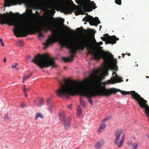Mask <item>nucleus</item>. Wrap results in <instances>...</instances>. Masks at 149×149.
<instances>
[{
	"mask_svg": "<svg viewBox=\"0 0 149 149\" xmlns=\"http://www.w3.org/2000/svg\"><path fill=\"white\" fill-rule=\"evenodd\" d=\"M10 26L14 25L15 27L13 31L17 37H26L28 34H33L36 32L38 33L39 37H43L44 35L42 31L47 32L50 30L52 35H49L46 42L43 43L45 46L44 49H45L49 45H52L54 43L59 42L61 48L65 46V26H61L52 28L51 23L42 20L40 22L33 20L29 19L23 21H16L12 16L9 24Z\"/></svg>",
	"mask_w": 149,
	"mask_h": 149,
	"instance_id": "nucleus-1",
	"label": "nucleus"
},
{
	"mask_svg": "<svg viewBox=\"0 0 149 149\" xmlns=\"http://www.w3.org/2000/svg\"><path fill=\"white\" fill-rule=\"evenodd\" d=\"M67 81L68 79L66 78V93L68 92L72 95L79 94L87 97L88 102L92 105L93 104L92 97L101 95L107 97L116 92L115 89H107L105 86L100 88L96 82H92L87 79L85 80L83 88L80 87V83L76 80L71 81L67 87Z\"/></svg>",
	"mask_w": 149,
	"mask_h": 149,
	"instance_id": "nucleus-2",
	"label": "nucleus"
},
{
	"mask_svg": "<svg viewBox=\"0 0 149 149\" xmlns=\"http://www.w3.org/2000/svg\"><path fill=\"white\" fill-rule=\"evenodd\" d=\"M79 44L77 45L76 49L74 52H76V50L81 49L84 50L86 47L88 50V53L89 54L93 55L94 58L96 60H99L102 58L104 62V64L106 66L111 65L112 69L116 71L118 70L117 66V60L113 57V56L110 53H105L103 51V55L101 54L102 51L98 50L96 52H94L92 49L93 47L90 45V43L91 40L88 38H85L81 40Z\"/></svg>",
	"mask_w": 149,
	"mask_h": 149,
	"instance_id": "nucleus-3",
	"label": "nucleus"
},
{
	"mask_svg": "<svg viewBox=\"0 0 149 149\" xmlns=\"http://www.w3.org/2000/svg\"><path fill=\"white\" fill-rule=\"evenodd\" d=\"M31 61L34 62L41 68H47L49 66H52L53 68H56L58 67L54 58L50 57L48 54L43 55L39 54L36 55Z\"/></svg>",
	"mask_w": 149,
	"mask_h": 149,
	"instance_id": "nucleus-4",
	"label": "nucleus"
},
{
	"mask_svg": "<svg viewBox=\"0 0 149 149\" xmlns=\"http://www.w3.org/2000/svg\"><path fill=\"white\" fill-rule=\"evenodd\" d=\"M86 38H88L90 39L91 41V42L90 43V45H91L93 47V49H92V50L93 52H96L98 50H100V51H102L101 52V54L102 55H103V52L102 51H103L105 52H105L104 50H101L100 49H102V47H99V48L100 49H97L96 51H94V47L93 46V42L94 43L96 44V45L97 46H99L98 44H100V45H102V43L101 42H98V43H97L96 41L95 38H94L93 42L92 40L89 38H87V37H83L81 38H80L79 39H77L76 40V42H72V43H70L68 45V48L70 49V53H71V54L70 55V57H66V62H71L73 60V58L75 57L74 54H76L77 51H83L84 50H82L81 49H78L76 50V52H74V50L76 49V46H77V45H78V44H79L80 43V42L81 41V40H82V39Z\"/></svg>",
	"mask_w": 149,
	"mask_h": 149,
	"instance_id": "nucleus-5",
	"label": "nucleus"
},
{
	"mask_svg": "<svg viewBox=\"0 0 149 149\" xmlns=\"http://www.w3.org/2000/svg\"><path fill=\"white\" fill-rule=\"evenodd\" d=\"M131 93L132 97L137 101L140 107L144 109L145 114L149 117V106L147 104V101L135 91Z\"/></svg>",
	"mask_w": 149,
	"mask_h": 149,
	"instance_id": "nucleus-6",
	"label": "nucleus"
},
{
	"mask_svg": "<svg viewBox=\"0 0 149 149\" xmlns=\"http://www.w3.org/2000/svg\"><path fill=\"white\" fill-rule=\"evenodd\" d=\"M75 2L81 7L86 8L88 10V11H91L92 9L94 10L97 8L94 1H91V0H77Z\"/></svg>",
	"mask_w": 149,
	"mask_h": 149,
	"instance_id": "nucleus-7",
	"label": "nucleus"
},
{
	"mask_svg": "<svg viewBox=\"0 0 149 149\" xmlns=\"http://www.w3.org/2000/svg\"><path fill=\"white\" fill-rule=\"evenodd\" d=\"M59 86L58 89L55 91L57 96L62 98L65 97V78L62 80H58Z\"/></svg>",
	"mask_w": 149,
	"mask_h": 149,
	"instance_id": "nucleus-8",
	"label": "nucleus"
},
{
	"mask_svg": "<svg viewBox=\"0 0 149 149\" xmlns=\"http://www.w3.org/2000/svg\"><path fill=\"white\" fill-rule=\"evenodd\" d=\"M68 0H66V15L67 14H71L75 10V14L76 15H78L81 13V8L80 6L75 5L74 6L67 8V2ZM72 1L71 0H69V2H70Z\"/></svg>",
	"mask_w": 149,
	"mask_h": 149,
	"instance_id": "nucleus-9",
	"label": "nucleus"
},
{
	"mask_svg": "<svg viewBox=\"0 0 149 149\" xmlns=\"http://www.w3.org/2000/svg\"><path fill=\"white\" fill-rule=\"evenodd\" d=\"M123 131L120 130L116 131L115 133L114 136L115 139L113 141L114 143L116 145H117L118 148L121 147L123 146L124 142V136L123 135V138L120 141V137L122 135Z\"/></svg>",
	"mask_w": 149,
	"mask_h": 149,
	"instance_id": "nucleus-10",
	"label": "nucleus"
},
{
	"mask_svg": "<svg viewBox=\"0 0 149 149\" xmlns=\"http://www.w3.org/2000/svg\"><path fill=\"white\" fill-rule=\"evenodd\" d=\"M104 37H101V39L104 41H105L107 44H115L116 42V40H119L118 38H117L115 36H109L108 33L103 35Z\"/></svg>",
	"mask_w": 149,
	"mask_h": 149,
	"instance_id": "nucleus-11",
	"label": "nucleus"
},
{
	"mask_svg": "<svg viewBox=\"0 0 149 149\" xmlns=\"http://www.w3.org/2000/svg\"><path fill=\"white\" fill-rule=\"evenodd\" d=\"M83 21L84 22H88L90 25L97 26L100 23V21L97 17L93 18L92 16L88 15L86 16L83 19Z\"/></svg>",
	"mask_w": 149,
	"mask_h": 149,
	"instance_id": "nucleus-12",
	"label": "nucleus"
},
{
	"mask_svg": "<svg viewBox=\"0 0 149 149\" xmlns=\"http://www.w3.org/2000/svg\"><path fill=\"white\" fill-rule=\"evenodd\" d=\"M12 16L7 12L0 15V24L3 25L5 24H9Z\"/></svg>",
	"mask_w": 149,
	"mask_h": 149,
	"instance_id": "nucleus-13",
	"label": "nucleus"
},
{
	"mask_svg": "<svg viewBox=\"0 0 149 149\" xmlns=\"http://www.w3.org/2000/svg\"><path fill=\"white\" fill-rule=\"evenodd\" d=\"M113 76L110 79L108 80L106 82L107 84H114L117 82H120L123 81L122 78L117 75L116 72H113Z\"/></svg>",
	"mask_w": 149,
	"mask_h": 149,
	"instance_id": "nucleus-14",
	"label": "nucleus"
},
{
	"mask_svg": "<svg viewBox=\"0 0 149 149\" xmlns=\"http://www.w3.org/2000/svg\"><path fill=\"white\" fill-rule=\"evenodd\" d=\"M45 3L47 4L50 8L52 9H56L57 7V3L54 0H52L47 2H44Z\"/></svg>",
	"mask_w": 149,
	"mask_h": 149,
	"instance_id": "nucleus-15",
	"label": "nucleus"
},
{
	"mask_svg": "<svg viewBox=\"0 0 149 149\" xmlns=\"http://www.w3.org/2000/svg\"><path fill=\"white\" fill-rule=\"evenodd\" d=\"M72 30L68 26L66 25V48H68L69 50L70 49L68 48L69 45L70 43L72 42H75L76 41L77 39L80 38H77L76 39H74L73 41L70 42L68 45H67V32H70Z\"/></svg>",
	"mask_w": 149,
	"mask_h": 149,
	"instance_id": "nucleus-16",
	"label": "nucleus"
},
{
	"mask_svg": "<svg viewBox=\"0 0 149 149\" xmlns=\"http://www.w3.org/2000/svg\"><path fill=\"white\" fill-rule=\"evenodd\" d=\"M105 143V141L103 139L98 140L95 144V147L96 149H100Z\"/></svg>",
	"mask_w": 149,
	"mask_h": 149,
	"instance_id": "nucleus-17",
	"label": "nucleus"
},
{
	"mask_svg": "<svg viewBox=\"0 0 149 149\" xmlns=\"http://www.w3.org/2000/svg\"><path fill=\"white\" fill-rule=\"evenodd\" d=\"M65 113L64 111H61L59 114V117L60 120L64 124L65 123Z\"/></svg>",
	"mask_w": 149,
	"mask_h": 149,
	"instance_id": "nucleus-18",
	"label": "nucleus"
},
{
	"mask_svg": "<svg viewBox=\"0 0 149 149\" xmlns=\"http://www.w3.org/2000/svg\"><path fill=\"white\" fill-rule=\"evenodd\" d=\"M115 89L116 90V93H112L111 94H115V93H116L117 92H118V91H120L121 92L122 94L123 95H127L129 94H131L132 95L131 92L132 91H131L130 92H129V91L126 92V91H121L119 89H116L115 88H109V89Z\"/></svg>",
	"mask_w": 149,
	"mask_h": 149,
	"instance_id": "nucleus-19",
	"label": "nucleus"
},
{
	"mask_svg": "<svg viewBox=\"0 0 149 149\" xmlns=\"http://www.w3.org/2000/svg\"><path fill=\"white\" fill-rule=\"evenodd\" d=\"M39 104L38 103V101L36 100H34V103L38 107H41L43 104L44 103V100L43 98H41L39 100Z\"/></svg>",
	"mask_w": 149,
	"mask_h": 149,
	"instance_id": "nucleus-20",
	"label": "nucleus"
},
{
	"mask_svg": "<svg viewBox=\"0 0 149 149\" xmlns=\"http://www.w3.org/2000/svg\"><path fill=\"white\" fill-rule=\"evenodd\" d=\"M70 118L68 117L66 119V130H68L70 127L71 125L70 122Z\"/></svg>",
	"mask_w": 149,
	"mask_h": 149,
	"instance_id": "nucleus-21",
	"label": "nucleus"
},
{
	"mask_svg": "<svg viewBox=\"0 0 149 149\" xmlns=\"http://www.w3.org/2000/svg\"><path fill=\"white\" fill-rule=\"evenodd\" d=\"M77 115L78 117H79L81 113V109L79 106H78L77 108Z\"/></svg>",
	"mask_w": 149,
	"mask_h": 149,
	"instance_id": "nucleus-22",
	"label": "nucleus"
},
{
	"mask_svg": "<svg viewBox=\"0 0 149 149\" xmlns=\"http://www.w3.org/2000/svg\"><path fill=\"white\" fill-rule=\"evenodd\" d=\"M39 117H40L42 119L43 118V116L42 115V114L38 112L36 114L35 117V120H36L37 119V118Z\"/></svg>",
	"mask_w": 149,
	"mask_h": 149,
	"instance_id": "nucleus-23",
	"label": "nucleus"
},
{
	"mask_svg": "<svg viewBox=\"0 0 149 149\" xmlns=\"http://www.w3.org/2000/svg\"><path fill=\"white\" fill-rule=\"evenodd\" d=\"M106 127V125L105 124H102L100 125L99 129L98 130V132H100L102 131V130L104 129Z\"/></svg>",
	"mask_w": 149,
	"mask_h": 149,
	"instance_id": "nucleus-24",
	"label": "nucleus"
},
{
	"mask_svg": "<svg viewBox=\"0 0 149 149\" xmlns=\"http://www.w3.org/2000/svg\"><path fill=\"white\" fill-rule=\"evenodd\" d=\"M55 20L56 22L59 23H62L64 22V19H62L61 18H56L55 19Z\"/></svg>",
	"mask_w": 149,
	"mask_h": 149,
	"instance_id": "nucleus-25",
	"label": "nucleus"
},
{
	"mask_svg": "<svg viewBox=\"0 0 149 149\" xmlns=\"http://www.w3.org/2000/svg\"><path fill=\"white\" fill-rule=\"evenodd\" d=\"M48 109L50 112H52L53 111L54 108V106L53 105V104L48 105Z\"/></svg>",
	"mask_w": 149,
	"mask_h": 149,
	"instance_id": "nucleus-26",
	"label": "nucleus"
},
{
	"mask_svg": "<svg viewBox=\"0 0 149 149\" xmlns=\"http://www.w3.org/2000/svg\"><path fill=\"white\" fill-rule=\"evenodd\" d=\"M32 75V74H30L27 76H24L23 78L22 82H24L25 80L29 78Z\"/></svg>",
	"mask_w": 149,
	"mask_h": 149,
	"instance_id": "nucleus-27",
	"label": "nucleus"
},
{
	"mask_svg": "<svg viewBox=\"0 0 149 149\" xmlns=\"http://www.w3.org/2000/svg\"><path fill=\"white\" fill-rule=\"evenodd\" d=\"M80 103L81 104L82 106L84 107L85 106V101L84 100H82L81 98H80Z\"/></svg>",
	"mask_w": 149,
	"mask_h": 149,
	"instance_id": "nucleus-28",
	"label": "nucleus"
},
{
	"mask_svg": "<svg viewBox=\"0 0 149 149\" xmlns=\"http://www.w3.org/2000/svg\"><path fill=\"white\" fill-rule=\"evenodd\" d=\"M17 45L20 46H22L23 45V43L22 40H19L17 42Z\"/></svg>",
	"mask_w": 149,
	"mask_h": 149,
	"instance_id": "nucleus-29",
	"label": "nucleus"
},
{
	"mask_svg": "<svg viewBox=\"0 0 149 149\" xmlns=\"http://www.w3.org/2000/svg\"><path fill=\"white\" fill-rule=\"evenodd\" d=\"M24 3L26 6L27 7L29 6L30 4V1L28 0H25L24 1Z\"/></svg>",
	"mask_w": 149,
	"mask_h": 149,
	"instance_id": "nucleus-30",
	"label": "nucleus"
},
{
	"mask_svg": "<svg viewBox=\"0 0 149 149\" xmlns=\"http://www.w3.org/2000/svg\"><path fill=\"white\" fill-rule=\"evenodd\" d=\"M47 103L48 105L53 104L51 102V99L50 98H48L47 99Z\"/></svg>",
	"mask_w": 149,
	"mask_h": 149,
	"instance_id": "nucleus-31",
	"label": "nucleus"
},
{
	"mask_svg": "<svg viewBox=\"0 0 149 149\" xmlns=\"http://www.w3.org/2000/svg\"><path fill=\"white\" fill-rule=\"evenodd\" d=\"M115 3L118 5H121V0H115Z\"/></svg>",
	"mask_w": 149,
	"mask_h": 149,
	"instance_id": "nucleus-32",
	"label": "nucleus"
},
{
	"mask_svg": "<svg viewBox=\"0 0 149 149\" xmlns=\"http://www.w3.org/2000/svg\"><path fill=\"white\" fill-rule=\"evenodd\" d=\"M12 5V3L9 1H8L5 4L6 6L9 7Z\"/></svg>",
	"mask_w": 149,
	"mask_h": 149,
	"instance_id": "nucleus-33",
	"label": "nucleus"
},
{
	"mask_svg": "<svg viewBox=\"0 0 149 149\" xmlns=\"http://www.w3.org/2000/svg\"><path fill=\"white\" fill-rule=\"evenodd\" d=\"M90 76L92 77H96L97 78H98V79H101V78L100 77H99L96 75H94L93 74H90Z\"/></svg>",
	"mask_w": 149,
	"mask_h": 149,
	"instance_id": "nucleus-34",
	"label": "nucleus"
},
{
	"mask_svg": "<svg viewBox=\"0 0 149 149\" xmlns=\"http://www.w3.org/2000/svg\"><path fill=\"white\" fill-rule=\"evenodd\" d=\"M127 144L129 146H131L133 145V142L131 141H128L127 143Z\"/></svg>",
	"mask_w": 149,
	"mask_h": 149,
	"instance_id": "nucleus-35",
	"label": "nucleus"
},
{
	"mask_svg": "<svg viewBox=\"0 0 149 149\" xmlns=\"http://www.w3.org/2000/svg\"><path fill=\"white\" fill-rule=\"evenodd\" d=\"M63 6L64 8L63 10V13L65 14V0L63 1Z\"/></svg>",
	"mask_w": 149,
	"mask_h": 149,
	"instance_id": "nucleus-36",
	"label": "nucleus"
},
{
	"mask_svg": "<svg viewBox=\"0 0 149 149\" xmlns=\"http://www.w3.org/2000/svg\"><path fill=\"white\" fill-rule=\"evenodd\" d=\"M133 147L134 149H136L138 147V144L137 143H135L133 145Z\"/></svg>",
	"mask_w": 149,
	"mask_h": 149,
	"instance_id": "nucleus-37",
	"label": "nucleus"
},
{
	"mask_svg": "<svg viewBox=\"0 0 149 149\" xmlns=\"http://www.w3.org/2000/svg\"><path fill=\"white\" fill-rule=\"evenodd\" d=\"M31 56L30 55L28 56L26 58V61L27 62H28L29 61V59L31 58Z\"/></svg>",
	"mask_w": 149,
	"mask_h": 149,
	"instance_id": "nucleus-38",
	"label": "nucleus"
},
{
	"mask_svg": "<svg viewBox=\"0 0 149 149\" xmlns=\"http://www.w3.org/2000/svg\"><path fill=\"white\" fill-rule=\"evenodd\" d=\"M4 118L5 119L8 120L10 119L9 116L8 114H6L4 116Z\"/></svg>",
	"mask_w": 149,
	"mask_h": 149,
	"instance_id": "nucleus-39",
	"label": "nucleus"
},
{
	"mask_svg": "<svg viewBox=\"0 0 149 149\" xmlns=\"http://www.w3.org/2000/svg\"><path fill=\"white\" fill-rule=\"evenodd\" d=\"M23 91H24V93L25 96L26 97H27L28 95H27V94L26 93V88L25 87H24L23 88Z\"/></svg>",
	"mask_w": 149,
	"mask_h": 149,
	"instance_id": "nucleus-40",
	"label": "nucleus"
},
{
	"mask_svg": "<svg viewBox=\"0 0 149 149\" xmlns=\"http://www.w3.org/2000/svg\"><path fill=\"white\" fill-rule=\"evenodd\" d=\"M0 42H1V46L3 47L4 46V44L3 42V40L2 38H1L0 39Z\"/></svg>",
	"mask_w": 149,
	"mask_h": 149,
	"instance_id": "nucleus-41",
	"label": "nucleus"
},
{
	"mask_svg": "<svg viewBox=\"0 0 149 149\" xmlns=\"http://www.w3.org/2000/svg\"><path fill=\"white\" fill-rule=\"evenodd\" d=\"M110 118H109V117L103 119L102 120V122H106Z\"/></svg>",
	"mask_w": 149,
	"mask_h": 149,
	"instance_id": "nucleus-42",
	"label": "nucleus"
},
{
	"mask_svg": "<svg viewBox=\"0 0 149 149\" xmlns=\"http://www.w3.org/2000/svg\"><path fill=\"white\" fill-rule=\"evenodd\" d=\"M81 28L82 29H83V28L82 26H81L80 28H77L76 29V30L79 32H81V30L80 29Z\"/></svg>",
	"mask_w": 149,
	"mask_h": 149,
	"instance_id": "nucleus-43",
	"label": "nucleus"
},
{
	"mask_svg": "<svg viewBox=\"0 0 149 149\" xmlns=\"http://www.w3.org/2000/svg\"><path fill=\"white\" fill-rule=\"evenodd\" d=\"M18 65V63H16L15 65H12V67L13 68H15L16 66Z\"/></svg>",
	"mask_w": 149,
	"mask_h": 149,
	"instance_id": "nucleus-44",
	"label": "nucleus"
},
{
	"mask_svg": "<svg viewBox=\"0 0 149 149\" xmlns=\"http://www.w3.org/2000/svg\"><path fill=\"white\" fill-rule=\"evenodd\" d=\"M104 74L105 76H107L108 74V72L107 70H105L104 72Z\"/></svg>",
	"mask_w": 149,
	"mask_h": 149,
	"instance_id": "nucleus-45",
	"label": "nucleus"
},
{
	"mask_svg": "<svg viewBox=\"0 0 149 149\" xmlns=\"http://www.w3.org/2000/svg\"><path fill=\"white\" fill-rule=\"evenodd\" d=\"M72 104H70V105H68L67 106V107L69 109H72Z\"/></svg>",
	"mask_w": 149,
	"mask_h": 149,
	"instance_id": "nucleus-46",
	"label": "nucleus"
},
{
	"mask_svg": "<svg viewBox=\"0 0 149 149\" xmlns=\"http://www.w3.org/2000/svg\"><path fill=\"white\" fill-rule=\"evenodd\" d=\"M10 13H11L12 15H20L19 13H16L15 14H14V13H12V12H10Z\"/></svg>",
	"mask_w": 149,
	"mask_h": 149,
	"instance_id": "nucleus-47",
	"label": "nucleus"
},
{
	"mask_svg": "<svg viewBox=\"0 0 149 149\" xmlns=\"http://www.w3.org/2000/svg\"><path fill=\"white\" fill-rule=\"evenodd\" d=\"M20 106L21 107H26V104L23 103H22Z\"/></svg>",
	"mask_w": 149,
	"mask_h": 149,
	"instance_id": "nucleus-48",
	"label": "nucleus"
},
{
	"mask_svg": "<svg viewBox=\"0 0 149 149\" xmlns=\"http://www.w3.org/2000/svg\"><path fill=\"white\" fill-rule=\"evenodd\" d=\"M6 58H4L3 59V62H5L6 61Z\"/></svg>",
	"mask_w": 149,
	"mask_h": 149,
	"instance_id": "nucleus-49",
	"label": "nucleus"
},
{
	"mask_svg": "<svg viewBox=\"0 0 149 149\" xmlns=\"http://www.w3.org/2000/svg\"><path fill=\"white\" fill-rule=\"evenodd\" d=\"M62 59H63V61L64 62H65V57H63L62 58Z\"/></svg>",
	"mask_w": 149,
	"mask_h": 149,
	"instance_id": "nucleus-50",
	"label": "nucleus"
},
{
	"mask_svg": "<svg viewBox=\"0 0 149 149\" xmlns=\"http://www.w3.org/2000/svg\"><path fill=\"white\" fill-rule=\"evenodd\" d=\"M125 54L123 53L122 54V57H123V58L124 57V56H125Z\"/></svg>",
	"mask_w": 149,
	"mask_h": 149,
	"instance_id": "nucleus-51",
	"label": "nucleus"
},
{
	"mask_svg": "<svg viewBox=\"0 0 149 149\" xmlns=\"http://www.w3.org/2000/svg\"><path fill=\"white\" fill-rule=\"evenodd\" d=\"M84 31L85 33H87V31L86 30H84Z\"/></svg>",
	"mask_w": 149,
	"mask_h": 149,
	"instance_id": "nucleus-52",
	"label": "nucleus"
},
{
	"mask_svg": "<svg viewBox=\"0 0 149 149\" xmlns=\"http://www.w3.org/2000/svg\"><path fill=\"white\" fill-rule=\"evenodd\" d=\"M29 90V89L28 88H26V92L27 91H28Z\"/></svg>",
	"mask_w": 149,
	"mask_h": 149,
	"instance_id": "nucleus-53",
	"label": "nucleus"
},
{
	"mask_svg": "<svg viewBox=\"0 0 149 149\" xmlns=\"http://www.w3.org/2000/svg\"><path fill=\"white\" fill-rule=\"evenodd\" d=\"M67 93H68V94H69V95H71V94H70L69 93H68V92H67V93H66V94H65V96H66V94H67Z\"/></svg>",
	"mask_w": 149,
	"mask_h": 149,
	"instance_id": "nucleus-54",
	"label": "nucleus"
},
{
	"mask_svg": "<svg viewBox=\"0 0 149 149\" xmlns=\"http://www.w3.org/2000/svg\"><path fill=\"white\" fill-rule=\"evenodd\" d=\"M67 93H68V94H69V95H71V94H70L69 93H68V92H67V93H66V94H65V96H66V94H67Z\"/></svg>",
	"mask_w": 149,
	"mask_h": 149,
	"instance_id": "nucleus-55",
	"label": "nucleus"
},
{
	"mask_svg": "<svg viewBox=\"0 0 149 149\" xmlns=\"http://www.w3.org/2000/svg\"><path fill=\"white\" fill-rule=\"evenodd\" d=\"M67 93H68V94H69V95H71V94H70L69 93H68V92H67V93H66V94H65V96H66V94H67Z\"/></svg>",
	"mask_w": 149,
	"mask_h": 149,
	"instance_id": "nucleus-56",
	"label": "nucleus"
},
{
	"mask_svg": "<svg viewBox=\"0 0 149 149\" xmlns=\"http://www.w3.org/2000/svg\"><path fill=\"white\" fill-rule=\"evenodd\" d=\"M120 57H121V56H118V58H119L120 59Z\"/></svg>",
	"mask_w": 149,
	"mask_h": 149,
	"instance_id": "nucleus-57",
	"label": "nucleus"
},
{
	"mask_svg": "<svg viewBox=\"0 0 149 149\" xmlns=\"http://www.w3.org/2000/svg\"><path fill=\"white\" fill-rule=\"evenodd\" d=\"M127 55L129 56H130V53H128V54H127Z\"/></svg>",
	"mask_w": 149,
	"mask_h": 149,
	"instance_id": "nucleus-58",
	"label": "nucleus"
},
{
	"mask_svg": "<svg viewBox=\"0 0 149 149\" xmlns=\"http://www.w3.org/2000/svg\"><path fill=\"white\" fill-rule=\"evenodd\" d=\"M146 77L147 78H149V77L148 76H146Z\"/></svg>",
	"mask_w": 149,
	"mask_h": 149,
	"instance_id": "nucleus-59",
	"label": "nucleus"
},
{
	"mask_svg": "<svg viewBox=\"0 0 149 149\" xmlns=\"http://www.w3.org/2000/svg\"><path fill=\"white\" fill-rule=\"evenodd\" d=\"M128 80V79H126V81H127Z\"/></svg>",
	"mask_w": 149,
	"mask_h": 149,
	"instance_id": "nucleus-60",
	"label": "nucleus"
}]
</instances>
